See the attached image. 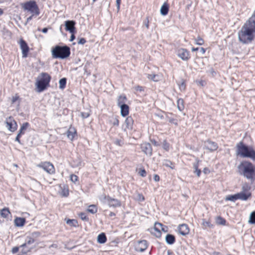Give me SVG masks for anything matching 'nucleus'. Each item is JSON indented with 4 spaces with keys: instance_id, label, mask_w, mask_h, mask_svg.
<instances>
[{
    "instance_id": "nucleus-53",
    "label": "nucleus",
    "mask_w": 255,
    "mask_h": 255,
    "mask_svg": "<svg viewBox=\"0 0 255 255\" xmlns=\"http://www.w3.org/2000/svg\"><path fill=\"white\" fill-rule=\"evenodd\" d=\"M81 116L83 118H87L89 116V114L88 113H84L82 112L81 113Z\"/></svg>"
},
{
    "instance_id": "nucleus-57",
    "label": "nucleus",
    "mask_w": 255,
    "mask_h": 255,
    "mask_svg": "<svg viewBox=\"0 0 255 255\" xmlns=\"http://www.w3.org/2000/svg\"><path fill=\"white\" fill-rule=\"evenodd\" d=\"M121 0H116V4L118 9H120V7Z\"/></svg>"
},
{
    "instance_id": "nucleus-46",
    "label": "nucleus",
    "mask_w": 255,
    "mask_h": 255,
    "mask_svg": "<svg viewBox=\"0 0 255 255\" xmlns=\"http://www.w3.org/2000/svg\"><path fill=\"white\" fill-rule=\"evenodd\" d=\"M21 248H22L21 252L23 253L22 255H26V253L30 251V249L26 248V247Z\"/></svg>"
},
{
    "instance_id": "nucleus-24",
    "label": "nucleus",
    "mask_w": 255,
    "mask_h": 255,
    "mask_svg": "<svg viewBox=\"0 0 255 255\" xmlns=\"http://www.w3.org/2000/svg\"><path fill=\"white\" fill-rule=\"evenodd\" d=\"M162 224L159 223H155L154 224V230L157 233L156 236L157 237H160L161 235V229L162 227Z\"/></svg>"
},
{
    "instance_id": "nucleus-7",
    "label": "nucleus",
    "mask_w": 255,
    "mask_h": 255,
    "mask_svg": "<svg viewBox=\"0 0 255 255\" xmlns=\"http://www.w3.org/2000/svg\"><path fill=\"white\" fill-rule=\"evenodd\" d=\"M37 166L39 167L42 168L49 174H52L55 172L54 166L49 162H41Z\"/></svg>"
},
{
    "instance_id": "nucleus-45",
    "label": "nucleus",
    "mask_w": 255,
    "mask_h": 255,
    "mask_svg": "<svg viewBox=\"0 0 255 255\" xmlns=\"http://www.w3.org/2000/svg\"><path fill=\"white\" fill-rule=\"evenodd\" d=\"M40 236V233L38 232H33L31 234L30 237H32V239H34Z\"/></svg>"
},
{
    "instance_id": "nucleus-33",
    "label": "nucleus",
    "mask_w": 255,
    "mask_h": 255,
    "mask_svg": "<svg viewBox=\"0 0 255 255\" xmlns=\"http://www.w3.org/2000/svg\"><path fill=\"white\" fill-rule=\"evenodd\" d=\"M67 79L66 78H63L60 79L59 81V88L60 89H64L65 88L66 84Z\"/></svg>"
},
{
    "instance_id": "nucleus-6",
    "label": "nucleus",
    "mask_w": 255,
    "mask_h": 255,
    "mask_svg": "<svg viewBox=\"0 0 255 255\" xmlns=\"http://www.w3.org/2000/svg\"><path fill=\"white\" fill-rule=\"evenodd\" d=\"M21 6L24 10L29 11L33 15H38L40 13L38 6L34 0H29L22 3Z\"/></svg>"
},
{
    "instance_id": "nucleus-1",
    "label": "nucleus",
    "mask_w": 255,
    "mask_h": 255,
    "mask_svg": "<svg viewBox=\"0 0 255 255\" xmlns=\"http://www.w3.org/2000/svg\"><path fill=\"white\" fill-rule=\"evenodd\" d=\"M239 173L252 182L255 177V166L249 161H243L238 166Z\"/></svg>"
},
{
    "instance_id": "nucleus-34",
    "label": "nucleus",
    "mask_w": 255,
    "mask_h": 255,
    "mask_svg": "<svg viewBox=\"0 0 255 255\" xmlns=\"http://www.w3.org/2000/svg\"><path fill=\"white\" fill-rule=\"evenodd\" d=\"M66 223L72 227H76L78 226L77 221L74 219H68L66 221Z\"/></svg>"
},
{
    "instance_id": "nucleus-11",
    "label": "nucleus",
    "mask_w": 255,
    "mask_h": 255,
    "mask_svg": "<svg viewBox=\"0 0 255 255\" xmlns=\"http://www.w3.org/2000/svg\"><path fill=\"white\" fill-rule=\"evenodd\" d=\"M177 55L184 61H187L190 58L189 52L184 48L179 49L177 51Z\"/></svg>"
},
{
    "instance_id": "nucleus-56",
    "label": "nucleus",
    "mask_w": 255,
    "mask_h": 255,
    "mask_svg": "<svg viewBox=\"0 0 255 255\" xmlns=\"http://www.w3.org/2000/svg\"><path fill=\"white\" fill-rule=\"evenodd\" d=\"M161 231H162L165 233L167 232V227L166 226L162 225V227L161 229Z\"/></svg>"
},
{
    "instance_id": "nucleus-31",
    "label": "nucleus",
    "mask_w": 255,
    "mask_h": 255,
    "mask_svg": "<svg viewBox=\"0 0 255 255\" xmlns=\"http://www.w3.org/2000/svg\"><path fill=\"white\" fill-rule=\"evenodd\" d=\"M29 125V124L27 122L23 123L22 125L21 126V128L18 131V133L21 134H23L25 132V130L27 129Z\"/></svg>"
},
{
    "instance_id": "nucleus-54",
    "label": "nucleus",
    "mask_w": 255,
    "mask_h": 255,
    "mask_svg": "<svg viewBox=\"0 0 255 255\" xmlns=\"http://www.w3.org/2000/svg\"><path fill=\"white\" fill-rule=\"evenodd\" d=\"M113 124L114 126H118L119 124V120L116 118L114 119Z\"/></svg>"
},
{
    "instance_id": "nucleus-9",
    "label": "nucleus",
    "mask_w": 255,
    "mask_h": 255,
    "mask_svg": "<svg viewBox=\"0 0 255 255\" xmlns=\"http://www.w3.org/2000/svg\"><path fill=\"white\" fill-rule=\"evenodd\" d=\"M104 202L108 204L110 207H117L121 206V202L118 199L112 198L109 196H105Z\"/></svg>"
},
{
    "instance_id": "nucleus-8",
    "label": "nucleus",
    "mask_w": 255,
    "mask_h": 255,
    "mask_svg": "<svg viewBox=\"0 0 255 255\" xmlns=\"http://www.w3.org/2000/svg\"><path fill=\"white\" fill-rule=\"evenodd\" d=\"M5 124L6 128L11 132H14L17 128V123L11 117L6 119Z\"/></svg>"
},
{
    "instance_id": "nucleus-44",
    "label": "nucleus",
    "mask_w": 255,
    "mask_h": 255,
    "mask_svg": "<svg viewBox=\"0 0 255 255\" xmlns=\"http://www.w3.org/2000/svg\"><path fill=\"white\" fill-rule=\"evenodd\" d=\"M68 194H69L68 190L67 189H66L65 188H64L62 189V191L61 192V195L63 196L67 197L68 195Z\"/></svg>"
},
{
    "instance_id": "nucleus-17",
    "label": "nucleus",
    "mask_w": 255,
    "mask_h": 255,
    "mask_svg": "<svg viewBox=\"0 0 255 255\" xmlns=\"http://www.w3.org/2000/svg\"><path fill=\"white\" fill-rule=\"evenodd\" d=\"M242 188L243 191L237 194L238 199L247 200L251 196V193L246 194L245 193V190H246L245 186H243Z\"/></svg>"
},
{
    "instance_id": "nucleus-21",
    "label": "nucleus",
    "mask_w": 255,
    "mask_h": 255,
    "mask_svg": "<svg viewBox=\"0 0 255 255\" xmlns=\"http://www.w3.org/2000/svg\"><path fill=\"white\" fill-rule=\"evenodd\" d=\"M121 108V114L123 117L127 116L129 113V107L128 106L126 105H122L120 107Z\"/></svg>"
},
{
    "instance_id": "nucleus-47",
    "label": "nucleus",
    "mask_w": 255,
    "mask_h": 255,
    "mask_svg": "<svg viewBox=\"0 0 255 255\" xmlns=\"http://www.w3.org/2000/svg\"><path fill=\"white\" fill-rule=\"evenodd\" d=\"M179 87L181 91L185 90L186 86L184 81H182L181 83L179 85Z\"/></svg>"
},
{
    "instance_id": "nucleus-12",
    "label": "nucleus",
    "mask_w": 255,
    "mask_h": 255,
    "mask_svg": "<svg viewBox=\"0 0 255 255\" xmlns=\"http://www.w3.org/2000/svg\"><path fill=\"white\" fill-rule=\"evenodd\" d=\"M204 147L210 151H213L217 149L218 146L215 142L207 140L204 142Z\"/></svg>"
},
{
    "instance_id": "nucleus-22",
    "label": "nucleus",
    "mask_w": 255,
    "mask_h": 255,
    "mask_svg": "<svg viewBox=\"0 0 255 255\" xmlns=\"http://www.w3.org/2000/svg\"><path fill=\"white\" fill-rule=\"evenodd\" d=\"M126 128L128 129H131L133 124V120L131 117H128L126 118L125 121Z\"/></svg>"
},
{
    "instance_id": "nucleus-49",
    "label": "nucleus",
    "mask_w": 255,
    "mask_h": 255,
    "mask_svg": "<svg viewBox=\"0 0 255 255\" xmlns=\"http://www.w3.org/2000/svg\"><path fill=\"white\" fill-rule=\"evenodd\" d=\"M70 179L73 182H75L78 180V176L76 175L72 174L70 176Z\"/></svg>"
},
{
    "instance_id": "nucleus-64",
    "label": "nucleus",
    "mask_w": 255,
    "mask_h": 255,
    "mask_svg": "<svg viewBox=\"0 0 255 255\" xmlns=\"http://www.w3.org/2000/svg\"><path fill=\"white\" fill-rule=\"evenodd\" d=\"M212 255H222L221 253L219 252H214Z\"/></svg>"
},
{
    "instance_id": "nucleus-3",
    "label": "nucleus",
    "mask_w": 255,
    "mask_h": 255,
    "mask_svg": "<svg viewBox=\"0 0 255 255\" xmlns=\"http://www.w3.org/2000/svg\"><path fill=\"white\" fill-rule=\"evenodd\" d=\"M237 154L243 157H249L255 161V150L252 147L246 145L242 141L237 145Z\"/></svg>"
},
{
    "instance_id": "nucleus-41",
    "label": "nucleus",
    "mask_w": 255,
    "mask_h": 255,
    "mask_svg": "<svg viewBox=\"0 0 255 255\" xmlns=\"http://www.w3.org/2000/svg\"><path fill=\"white\" fill-rule=\"evenodd\" d=\"M79 217L84 221L88 222L89 218L87 217L86 214L85 213H80L79 214Z\"/></svg>"
},
{
    "instance_id": "nucleus-51",
    "label": "nucleus",
    "mask_w": 255,
    "mask_h": 255,
    "mask_svg": "<svg viewBox=\"0 0 255 255\" xmlns=\"http://www.w3.org/2000/svg\"><path fill=\"white\" fill-rule=\"evenodd\" d=\"M86 42V40H85V38H81L78 42V44H84Z\"/></svg>"
},
{
    "instance_id": "nucleus-42",
    "label": "nucleus",
    "mask_w": 255,
    "mask_h": 255,
    "mask_svg": "<svg viewBox=\"0 0 255 255\" xmlns=\"http://www.w3.org/2000/svg\"><path fill=\"white\" fill-rule=\"evenodd\" d=\"M163 165L166 167H169L171 168V169L174 168V167L172 166V165H173V163L169 160H164V161L163 162Z\"/></svg>"
},
{
    "instance_id": "nucleus-29",
    "label": "nucleus",
    "mask_w": 255,
    "mask_h": 255,
    "mask_svg": "<svg viewBox=\"0 0 255 255\" xmlns=\"http://www.w3.org/2000/svg\"><path fill=\"white\" fill-rule=\"evenodd\" d=\"M147 77L154 82L159 81L161 79V77L159 75L156 74H148Z\"/></svg>"
},
{
    "instance_id": "nucleus-48",
    "label": "nucleus",
    "mask_w": 255,
    "mask_h": 255,
    "mask_svg": "<svg viewBox=\"0 0 255 255\" xmlns=\"http://www.w3.org/2000/svg\"><path fill=\"white\" fill-rule=\"evenodd\" d=\"M138 173L142 177H145L146 175V171L144 169H140Z\"/></svg>"
},
{
    "instance_id": "nucleus-36",
    "label": "nucleus",
    "mask_w": 255,
    "mask_h": 255,
    "mask_svg": "<svg viewBox=\"0 0 255 255\" xmlns=\"http://www.w3.org/2000/svg\"><path fill=\"white\" fill-rule=\"evenodd\" d=\"M88 211L92 214H95L97 212V208L94 205H91L89 206Z\"/></svg>"
},
{
    "instance_id": "nucleus-60",
    "label": "nucleus",
    "mask_w": 255,
    "mask_h": 255,
    "mask_svg": "<svg viewBox=\"0 0 255 255\" xmlns=\"http://www.w3.org/2000/svg\"><path fill=\"white\" fill-rule=\"evenodd\" d=\"M75 37L74 36V35L73 34V33H72V35H71V37H70V41H72L74 40V39H75Z\"/></svg>"
},
{
    "instance_id": "nucleus-35",
    "label": "nucleus",
    "mask_w": 255,
    "mask_h": 255,
    "mask_svg": "<svg viewBox=\"0 0 255 255\" xmlns=\"http://www.w3.org/2000/svg\"><path fill=\"white\" fill-rule=\"evenodd\" d=\"M216 222L217 224L219 225H225L226 224V220L223 218L222 217L219 216L217 217L216 220Z\"/></svg>"
},
{
    "instance_id": "nucleus-58",
    "label": "nucleus",
    "mask_w": 255,
    "mask_h": 255,
    "mask_svg": "<svg viewBox=\"0 0 255 255\" xmlns=\"http://www.w3.org/2000/svg\"><path fill=\"white\" fill-rule=\"evenodd\" d=\"M160 179V177L158 175H154V180L155 181H158Z\"/></svg>"
},
{
    "instance_id": "nucleus-32",
    "label": "nucleus",
    "mask_w": 255,
    "mask_h": 255,
    "mask_svg": "<svg viewBox=\"0 0 255 255\" xmlns=\"http://www.w3.org/2000/svg\"><path fill=\"white\" fill-rule=\"evenodd\" d=\"M177 104L178 110L180 111H182L184 108L183 100L182 99H178L177 100Z\"/></svg>"
},
{
    "instance_id": "nucleus-18",
    "label": "nucleus",
    "mask_w": 255,
    "mask_h": 255,
    "mask_svg": "<svg viewBox=\"0 0 255 255\" xmlns=\"http://www.w3.org/2000/svg\"><path fill=\"white\" fill-rule=\"evenodd\" d=\"M76 134V130L73 127H70L67 132V136L68 138L72 140L75 135Z\"/></svg>"
},
{
    "instance_id": "nucleus-10",
    "label": "nucleus",
    "mask_w": 255,
    "mask_h": 255,
    "mask_svg": "<svg viewBox=\"0 0 255 255\" xmlns=\"http://www.w3.org/2000/svg\"><path fill=\"white\" fill-rule=\"evenodd\" d=\"M19 44L22 51V57L26 58L27 56V54L29 50L27 43L22 38H21L19 41Z\"/></svg>"
},
{
    "instance_id": "nucleus-38",
    "label": "nucleus",
    "mask_w": 255,
    "mask_h": 255,
    "mask_svg": "<svg viewBox=\"0 0 255 255\" xmlns=\"http://www.w3.org/2000/svg\"><path fill=\"white\" fill-rule=\"evenodd\" d=\"M225 200L227 201H235L238 200L237 195L235 194L233 195H229L226 197Z\"/></svg>"
},
{
    "instance_id": "nucleus-16",
    "label": "nucleus",
    "mask_w": 255,
    "mask_h": 255,
    "mask_svg": "<svg viewBox=\"0 0 255 255\" xmlns=\"http://www.w3.org/2000/svg\"><path fill=\"white\" fill-rule=\"evenodd\" d=\"M178 230L179 234L183 236H185L189 233V228L185 224L179 225L178 227Z\"/></svg>"
},
{
    "instance_id": "nucleus-23",
    "label": "nucleus",
    "mask_w": 255,
    "mask_h": 255,
    "mask_svg": "<svg viewBox=\"0 0 255 255\" xmlns=\"http://www.w3.org/2000/svg\"><path fill=\"white\" fill-rule=\"evenodd\" d=\"M165 241L167 244L172 245L175 241V238L173 235L167 234L165 237Z\"/></svg>"
},
{
    "instance_id": "nucleus-55",
    "label": "nucleus",
    "mask_w": 255,
    "mask_h": 255,
    "mask_svg": "<svg viewBox=\"0 0 255 255\" xmlns=\"http://www.w3.org/2000/svg\"><path fill=\"white\" fill-rule=\"evenodd\" d=\"M163 148L166 150H168L169 149V144L165 142V143L163 144Z\"/></svg>"
},
{
    "instance_id": "nucleus-50",
    "label": "nucleus",
    "mask_w": 255,
    "mask_h": 255,
    "mask_svg": "<svg viewBox=\"0 0 255 255\" xmlns=\"http://www.w3.org/2000/svg\"><path fill=\"white\" fill-rule=\"evenodd\" d=\"M134 88L135 90H136V91L142 92V91H143V90H144V89L142 87L138 86V85L135 86Z\"/></svg>"
},
{
    "instance_id": "nucleus-13",
    "label": "nucleus",
    "mask_w": 255,
    "mask_h": 255,
    "mask_svg": "<svg viewBox=\"0 0 255 255\" xmlns=\"http://www.w3.org/2000/svg\"><path fill=\"white\" fill-rule=\"evenodd\" d=\"M147 247L148 244L147 241L146 240H141L138 241L135 248L136 251L143 252L147 249Z\"/></svg>"
},
{
    "instance_id": "nucleus-15",
    "label": "nucleus",
    "mask_w": 255,
    "mask_h": 255,
    "mask_svg": "<svg viewBox=\"0 0 255 255\" xmlns=\"http://www.w3.org/2000/svg\"><path fill=\"white\" fill-rule=\"evenodd\" d=\"M76 22L73 20H67L65 21V29L71 33H73L75 29Z\"/></svg>"
},
{
    "instance_id": "nucleus-25",
    "label": "nucleus",
    "mask_w": 255,
    "mask_h": 255,
    "mask_svg": "<svg viewBox=\"0 0 255 255\" xmlns=\"http://www.w3.org/2000/svg\"><path fill=\"white\" fill-rule=\"evenodd\" d=\"M169 7L166 3H164L161 7L160 12L161 15H166L168 12Z\"/></svg>"
},
{
    "instance_id": "nucleus-4",
    "label": "nucleus",
    "mask_w": 255,
    "mask_h": 255,
    "mask_svg": "<svg viewBox=\"0 0 255 255\" xmlns=\"http://www.w3.org/2000/svg\"><path fill=\"white\" fill-rule=\"evenodd\" d=\"M52 57L55 58L65 59L70 54V49L67 46H56L52 50Z\"/></svg>"
},
{
    "instance_id": "nucleus-59",
    "label": "nucleus",
    "mask_w": 255,
    "mask_h": 255,
    "mask_svg": "<svg viewBox=\"0 0 255 255\" xmlns=\"http://www.w3.org/2000/svg\"><path fill=\"white\" fill-rule=\"evenodd\" d=\"M34 15H33V14H32V15L31 16H30L29 17H28V18H27V19H26V23L25 24L28 23L29 21H30L32 19V17L33 16H34Z\"/></svg>"
},
{
    "instance_id": "nucleus-61",
    "label": "nucleus",
    "mask_w": 255,
    "mask_h": 255,
    "mask_svg": "<svg viewBox=\"0 0 255 255\" xmlns=\"http://www.w3.org/2000/svg\"><path fill=\"white\" fill-rule=\"evenodd\" d=\"M200 52L202 54H204L205 52V49L203 47L200 48Z\"/></svg>"
},
{
    "instance_id": "nucleus-30",
    "label": "nucleus",
    "mask_w": 255,
    "mask_h": 255,
    "mask_svg": "<svg viewBox=\"0 0 255 255\" xmlns=\"http://www.w3.org/2000/svg\"><path fill=\"white\" fill-rule=\"evenodd\" d=\"M34 242V239H32V237H31L30 236H28L26 238V242L22 244L20 247H26L27 245H31V244L33 243Z\"/></svg>"
},
{
    "instance_id": "nucleus-2",
    "label": "nucleus",
    "mask_w": 255,
    "mask_h": 255,
    "mask_svg": "<svg viewBox=\"0 0 255 255\" xmlns=\"http://www.w3.org/2000/svg\"><path fill=\"white\" fill-rule=\"evenodd\" d=\"M238 35L239 41L243 44L251 43L255 39V32L244 25L238 31Z\"/></svg>"
},
{
    "instance_id": "nucleus-5",
    "label": "nucleus",
    "mask_w": 255,
    "mask_h": 255,
    "mask_svg": "<svg viewBox=\"0 0 255 255\" xmlns=\"http://www.w3.org/2000/svg\"><path fill=\"white\" fill-rule=\"evenodd\" d=\"M50 80L51 76L48 73H41L39 80L36 83L37 92H41L45 90L49 86Z\"/></svg>"
},
{
    "instance_id": "nucleus-37",
    "label": "nucleus",
    "mask_w": 255,
    "mask_h": 255,
    "mask_svg": "<svg viewBox=\"0 0 255 255\" xmlns=\"http://www.w3.org/2000/svg\"><path fill=\"white\" fill-rule=\"evenodd\" d=\"M193 168L194 169V172L196 174L198 177H199L201 174V170L198 169V163H194L193 164Z\"/></svg>"
},
{
    "instance_id": "nucleus-40",
    "label": "nucleus",
    "mask_w": 255,
    "mask_h": 255,
    "mask_svg": "<svg viewBox=\"0 0 255 255\" xmlns=\"http://www.w3.org/2000/svg\"><path fill=\"white\" fill-rule=\"evenodd\" d=\"M249 222L251 224H255V211L251 213Z\"/></svg>"
},
{
    "instance_id": "nucleus-28",
    "label": "nucleus",
    "mask_w": 255,
    "mask_h": 255,
    "mask_svg": "<svg viewBox=\"0 0 255 255\" xmlns=\"http://www.w3.org/2000/svg\"><path fill=\"white\" fill-rule=\"evenodd\" d=\"M202 225L204 228L206 229L207 228H212L213 227V225L211 224L210 221L209 220L208 221L205 220V219L202 220Z\"/></svg>"
},
{
    "instance_id": "nucleus-19",
    "label": "nucleus",
    "mask_w": 255,
    "mask_h": 255,
    "mask_svg": "<svg viewBox=\"0 0 255 255\" xmlns=\"http://www.w3.org/2000/svg\"><path fill=\"white\" fill-rule=\"evenodd\" d=\"M14 225L16 227H22L25 223V219L23 218L16 217L14 220Z\"/></svg>"
},
{
    "instance_id": "nucleus-43",
    "label": "nucleus",
    "mask_w": 255,
    "mask_h": 255,
    "mask_svg": "<svg viewBox=\"0 0 255 255\" xmlns=\"http://www.w3.org/2000/svg\"><path fill=\"white\" fill-rule=\"evenodd\" d=\"M115 144L119 146H122L124 144V141L122 139H116L114 141Z\"/></svg>"
},
{
    "instance_id": "nucleus-26",
    "label": "nucleus",
    "mask_w": 255,
    "mask_h": 255,
    "mask_svg": "<svg viewBox=\"0 0 255 255\" xmlns=\"http://www.w3.org/2000/svg\"><path fill=\"white\" fill-rule=\"evenodd\" d=\"M107 241V237L104 233H101L97 237V242L100 244H104Z\"/></svg>"
},
{
    "instance_id": "nucleus-52",
    "label": "nucleus",
    "mask_w": 255,
    "mask_h": 255,
    "mask_svg": "<svg viewBox=\"0 0 255 255\" xmlns=\"http://www.w3.org/2000/svg\"><path fill=\"white\" fill-rule=\"evenodd\" d=\"M21 135H22L21 134H20L19 133H18L16 138H15V140L17 141L19 143H20V140L19 138H20V137Z\"/></svg>"
},
{
    "instance_id": "nucleus-63",
    "label": "nucleus",
    "mask_w": 255,
    "mask_h": 255,
    "mask_svg": "<svg viewBox=\"0 0 255 255\" xmlns=\"http://www.w3.org/2000/svg\"><path fill=\"white\" fill-rule=\"evenodd\" d=\"M18 248H16H16H14L12 249V252L14 253H16L18 251Z\"/></svg>"
},
{
    "instance_id": "nucleus-20",
    "label": "nucleus",
    "mask_w": 255,
    "mask_h": 255,
    "mask_svg": "<svg viewBox=\"0 0 255 255\" xmlns=\"http://www.w3.org/2000/svg\"><path fill=\"white\" fill-rule=\"evenodd\" d=\"M127 99L125 95H122L118 97L117 104L118 106L119 107L122 106V105H126V103L127 102Z\"/></svg>"
},
{
    "instance_id": "nucleus-14",
    "label": "nucleus",
    "mask_w": 255,
    "mask_h": 255,
    "mask_svg": "<svg viewBox=\"0 0 255 255\" xmlns=\"http://www.w3.org/2000/svg\"><path fill=\"white\" fill-rule=\"evenodd\" d=\"M141 150L147 156H150L152 155V148L149 143H143L141 144Z\"/></svg>"
},
{
    "instance_id": "nucleus-62",
    "label": "nucleus",
    "mask_w": 255,
    "mask_h": 255,
    "mask_svg": "<svg viewBox=\"0 0 255 255\" xmlns=\"http://www.w3.org/2000/svg\"><path fill=\"white\" fill-rule=\"evenodd\" d=\"M47 31H48V29H47V28H43V29H42V32L43 33H47Z\"/></svg>"
},
{
    "instance_id": "nucleus-27",
    "label": "nucleus",
    "mask_w": 255,
    "mask_h": 255,
    "mask_svg": "<svg viewBox=\"0 0 255 255\" xmlns=\"http://www.w3.org/2000/svg\"><path fill=\"white\" fill-rule=\"evenodd\" d=\"M10 214L8 208H3L0 210V215L2 217L6 218Z\"/></svg>"
},
{
    "instance_id": "nucleus-39",
    "label": "nucleus",
    "mask_w": 255,
    "mask_h": 255,
    "mask_svg": "<svg viewBox=\"0 0 255 255\" xmlns=\"http://www.w3.org/2000/svg\"><path fill=\"white\" fill-rule=\"evenodd\" d=\"M194 41L195 44L198 45H202L204 43V40L199 36L197 38H195Z\"/></svg>"
}]
</instances>
